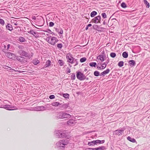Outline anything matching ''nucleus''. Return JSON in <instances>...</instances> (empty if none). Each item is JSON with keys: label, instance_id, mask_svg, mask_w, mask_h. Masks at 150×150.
Instances as JSON below:
<instances>
[{"label": "nucleus", "instance_id": "1", "mask_svg": "<svg viewBox=\"0 0 150 150\" xmlns=\"http://www.w3.org/2000/svg\"><path fill=\"white\" fill-rule=\"evenodd\" d=\"M68 143V141L65 140H60L56 143V147L59 149H64L65 145Z\"/></svg>", "mask_w": 150, "mask_h": 150}, {"label": "nucleus", "instance_id": "2", "mask_svg": "<svg viewBox=\"0 0 150 150\" xmlns=\"http://www.w3.org/2000/svg\"><path fill=\"white\" fill-rule=\"evenodd\" d=\"M18 53L21 56L27 57L29 59H30L31 57H32L33 54V53L31 52V54L30 53H29L28 52H27L22 50L18 51Z\"/></svg>", "mask_w": 150, "mask_h": 150}, {"label": "nucleus", "instance_id": "3", "mask_svg": "<svg viewBox=\"0 0 150 150\" xmlns=\"http://www.w3.org/2000/svg\"><path fill=\"white\" fill-rule=\"evenodd\" d=\"M46 40L48 43L53 45H54L58 41V40L56 37L51 36L47 38Z\"/></svg>", "mask_w": 150, "mask_h": 150}, {"label": "nucleus", "instance_id": "4", "mask_svg": "<svg viewBox=\"0 0 150 150\" xmlns=\"http://www.w3.org/2000/svg\"><path fill=\"white\" fill-rule=\"evenodd\" d=\"M76 77L78 79L80 80H83L86 79V77L81 72H77Z\"/></svg>", "mask_w": 150, "mask_h": 150}, {"label": "nucleus", "instance_id": "5", "mask_svg": "<svg viewBox=\"0 0 150 150\" xmlns=\"http://www.w3.org/2000/svg\"><path fill=\"white\" fill-rule=\"evenodd\" d=\"M101 19V16L100 15H99L97 16H96L93 18L92 21L93 23H100V21Z\"/></svg>", "mask_w": 150, "mask_h": 150}, {"label": "nucleus", "instance_id": "6", "mask_svg": "<svg viewBox=\"0 0 150 150\" xmlns=\"http://www.w3.org/2000/svg\"><path fill=\"white\" fill-rule=\"evenodd\" d=\"M61 112L62 113V119L65 118L69 119L71 117V115L69 113L65 112L64 111H61Z\"/></svg>", "mask_w": 150, "mask_h": 150}, {"label": "nucleus", "instance_id": "7", "mask_svg": "<svg viewBox=\"0 0 150 150\" xmlns=\"http://www.w3.org/2000/svg\"><path fill=\"white\" fill-rule=\"evenodd\" d=\"M62 113L61 111L57 112L55 116V118L57 120L62 119Z\"/></svg>", "mask_w": 150, "mask_h": 150}, {"label": "nucleus", "instance_id": "8", "mask_svg": "<svg viewBox=\"0 0 150 150\" xmlns=\"http://www.w3.org/2000/svg\"><path fill=\"white\" fill-rule=\"evenodd\" d=\"M67 124L69 126L75 125L76 124L75 120L72 119H69L67 121Z\"/></svg>", "mask_w": 150, "mask_h": 150}, {"label": "nucleus", "instance_id": "9", "mask_svg": "<svg viewBox=\"0 0 150 150\" xmlns=\"http://www.w3.org/2000/svg\"><path fill=\"white\" fill-rule=\"evenodd\" d=\"M124 130V129H118L114 131V133L116 135L118 136H120L122 135V134Z\"/></svg>", "mask_w": 150, "mask_h": 150}, {"label": "nucleus", "instance_id": "10", "mask_svg": "<svg viewBox=\"0 0 150 150\" xmlns=\"http://www.w3.org/2000/svg\"><path fill=\"white\" fill-rule=\"evenodd\" d=\"M16 59L19 62H23L25 60V58L21 56H17Z\"/></svg>", "mask_w": 150, "mask_h": 150}, {"label": "nucleus", "instance_id": "11", "mask_svg": "<svg viewBox=\"0 0 150 150\" xmlns=\"http://www.w3.org/2000/svg\"><path fill=\"white\" fill-rule=\"evenodd\" d=\"M45 109V108L43 106H38L35 107V110L37 111L44 110Z\"/></svg>", "mask_w": 150, "mask_h": 150}, {"label": "nucleus", "instance_id": "12", "mask_svg": "<svg viewBox=\"0 0 150 150\" xmlns=\"http://www.w3.org/2000/svg\"><path fill=\"white\" fill-rule=\"evenodd\" d=\"M60 138L65 137H67V134L66 131H62L60 130Z\"/></svg>", "mask_w": 150, "mask_h": 150}, {"label": "nucleus", "instance_id": "13", "mask_svg": "<svg viewBox=\"0 0 150 150\" xmlns=\"http://www.w3.org/2000/svg\"><path fill=\"white\" fill-rule=\"evenodd\" d=\"M28 33L33 35V36L35 38H38V33L35 32L33 30H30Z\"/></svg>", "mask_w": 150, "mask_h": 150}, {"label": "nucleus", "instance_id": "14", "mask_svg": "<svg viewBox=\"0 0 150 150\" xmlns=\"http://www.w3.org/2000/svg\"><path fill=\"white\" fill-rule=\"evenodd\" d=\"M110 71V70L109 69H107L106 70L104 71L103 72H101L100 76H104L107 74H108Z\"/></svg>", "mask_w": 150, "mask_h": 150}, {"label": "nucleus", "instance_id": "15", "mask_svg": "<svg viewBox=\"0 0 150 150\" xmlns=\"http://www.w3.org/2000/svg\"><path fill=\"white\" fill-rule=\"evenodd\" d=\"M105 55L101 54L99 55L97 58V59H99L102 62H103L104 60V58L105 57Z\"/></svg>", "mask_w": 150, "mask_h": 150}, {"label": "nucleus", "instance_id": "16", "mask_svg": "<svg viewBox=\"0 0 150 150\" xmlns=\"http://www.w3.org/2000/svg\"><path fill=\"white\" fill-rule=\"evenodd\" d=\"M6 27L7 29L10 31H11L13 30L12 26L11 24L9 23H8L6 26Z\"/></svg>", "mask_w": 150, "mask_h": 150}, {"label": "nucleus", "instance_id": "17", "mask_svg": "<svg viewBox=\"0 0 150 150\" xmlns=\"http://www.w3.org/2000/svg\"><path fill=\"white\" fill-rule=\"evenodd\" d=\"M109 62V58H108V60H107V61L106 62H105L103 63V65H105V66H103V65L102 66V69H104L106 67L107 64H108V63Z\"/></svg>", "mask_w": 150, "mask_h": 150}, {"label": "nucleus", "instance_id": "18", "mask_svg": "<svg viewBox=\"0 0 150 150\" xmlns=\"http://www.w3.org/2000/svg\"><path fill=\"white\" fill-rule=\"evenodd\" d=\"M60 130H56L55 131V135L57 138H60Z\"/></svg>", "mask_w": 150, "mask_h": 150}, {"label": "nucleus", "instance_id": "19", "mask_svg": "<svg viewBox=\"0 0 150 150\" xmlns=\"http://www.w3.org/2000/svg\"><path fill=\"white\" fill-rule=\"evenodd\" d=\"M69 106V104L65 103L61 105V107L63 109H66L68 108Z\"/></svg>", "mask_w": 150, "mask_h": 150}, {"label": "nucleus", "instance_id": "20", "mask_svg": "<svg viewBox=\"0 0 150 150\" xmlns=\"http://www.w3.org/2000/svg\"><path fill=\"white\" fill-rule=\"evenodd\" d=\"M127 139L129 141L133 143H134L136 142L135 139L133 138H132L129 136H128L127 137Z\"/></svg>", "mask_w": 150, "mask_h": 150}, {"label": "nucleus", "instance_id": "21", "mask_svg": "<svg viewBox=\"0 0 150 150\" xmlns=\"http://www.w3.org/2000/svg\"><path fill=\"white\" fill-rule=\"evenodd\" d=\"M129 63L131 66H134L136 64L135 61L133 60L129 61Z\"/></svg>", "mask_w": 150, "mask_h": 150}, {"label": "nucleus", "instance_id": "22", "mask_svg": "<svg viewBox=\"0 0 150 150\" xmlns=\"http://www.w3.org/2000/svg\"><path fill=\"white\" fill-rule=\"evenodd\" d=\"M33 63L34 65H36L40 63V61L37 59H35L33 60Z\"/></svg>", "mask_w": 150, "mask_h": 150}, {"label": "nucleus", "instance_id": "23", "mask_svg": "<svg viewBox=\"0 0 150 150\" xmlns=\"http://www.w3.org/2000/svg\"><path fill=\"white\" fill-rule=\"evenodd\" d=\"M88 145L89 146H93L96 145L95 142V140L89 142L88 143Z\"/></svg>", "mask_w": 150, "mask_h": 150}, {"label": "nucleus", "instance_id": "24", "mask_svg": "<svg viewBox=\"0 0 150 150\" xmlns=\"http://www.w3.org/2000/svg\"><path fill=\"white\" fill-rule=\"evenodd\" d=\"M62 105V104H60L58 102H54L52 103V106H54L55 107L58 106L59 105Z\"/></svg>", "mask_w": 150, "mask_h": 150}, {"label": "nucleus", "instance_id": "25", "mask_svg": "<svg viewBox=\"0 0 150 150\" xmlns=\"http://www.w3.org/2000/svg\"><path fill=\"white\" fill-rule=\"evenodd\" d=\"M51 62L50 60H48L47 61L45 65V67H47L50 66L51 65Z\"/></svg>", "mask_w": 150, "mask_h": 150}, {"label": "nucleus", "instance_id": "26", "mask_svg": "<svg viewBox=\"0 0 150 150\" xmlns=\"http://www.w3.org/2000/svg\"><path fill=\"white\" fill-rule=\"evenodd\" d=\"M143 1L146 7L147 8H149L150 6L149 3L146 0H143Z\"/></svg>", "mask_w": 150, "mask_h": 150}, {"label": "nucleus", "instance_id": "27", "mask_svg": "<svg viewBox=\"0 0 150 150\" xmlns=\"http://www.w3.org/2000/svg\"><path fill=\"white\" fill-rule=\"evenodd\" d=\"M97 14V13L96 11H94L91 13L90 16L92 17H94V16L96 15Z\"/></svg>", "mask_w": 150, "mask_h": 150}, {"label": "nucleus", "instance_id": "28", "mask_svg": "<svg viewBox=\"0 0 150 150\" xmlns=\"http://www.w3.org/2000/svg\"><path fill=\"white\" fill-rule=\"evenodd\" d=\"M122 55L123 57L127 58L128 56V54L126 52H124L122 53Z\"/></svg>", "mask_w": 150, "mask_h": 150}, {"label": "nucleus", "instance_id": "29", "mask_svg": "<svg viewBox=\"0 0 150 150\" xmlns=\"http://www.w3.org/2000/svg\"><path fill=\"white\" fill-rule=\"evenodd\" d=\"M96 150H104L105 149V146H99L98 147L96 148Z\"/></svg>", "mask_w": 150, "mask_h": 150}, {"label": "nucleus", "instance_id": "30", "mask_svg": "<svg viewBox=\"0 0 150 150\" xmlns=\"http://www.w3.org/2000/svg\"><path fill=\"white\" fill-rule=\"evenodd\" d=\"M96 63L95 62H92L89 63V65L91 67H95L96 65Z\"/></svg>", "mask_w": 150, "mask_h": 150}, {"label": "nucleus", "instance_id": "31", "mask_svg": "<svg viewBox=\"0 0 150 150\" xmlns=\"http://www.w3.org/2000/svg\"><path fill=\"white\" fill-rule=\"evenodd\" d=\"M93 74L94 75L96 76H98L100 75V72L98 71H96L94 72Z\"/></svg>", "mask_w": 150, "mask_h": 150}, {"label": "nucleus", "instance_id": "32", "mask_svg": "<svg viewBox=\"0 0 150 150\" xmlns=\"http://www.w3.org/2000/svg\"><path fill=\"white\" fill-rule=\"evenodd\" d=\"M93 29L98 31V25H97L95 24L93 25Z\"/></svg>", "mask_w": 150, "mask_h": 150}, {"label": "nucleus", "instance_id": "33", "mask_svg": "<svg viewBox=\"0 0 150 150\" xmlns=\"http://www.w3.org/2000/svg\"><path fill=\"white\" fill-rule=\"evenodd\" d=\"M71 79L72 80H74L75 79V74L74 73H72L71 76Z\"/></svg>", "mask_w": 150, "mask_h": 150}, {"label": "nucleus", "instance_id": "34", "mask_svg": "<svg viewBox=\"0 0 150 150\" xmlns=\"http://www.w3.org/2000/svg\"><path fill=\"white\" fill-rule=\"evenodd\" d=\"M86 57H84L80 59V61L81 63L83 62L86 61Z\"/></svg>", "mask_w": 150, "mask_h": 150}, {"label": "nucleus", "instance_id": "35", "mask_svg": "<svg viewBox=\"0 0 150 150\" xmlns=\"http://www.w3.org/2000/svg\"><path fill=\"white\" fill-rule=\"evenodd\" d=\"M0 24L2 26H4V25L5 24V22L4 21L0 18Z\"/></svg>", "mask_w": 150, "mask_h": 150}, {"label": "nucleus", "instance_id": "36", "mask_svg": "<svg viewBox=\"0 0 150 150\" xmlns=\"http://www.w3.org/2000/svg\"><path fill=\"white\" fill-rule=\"evenodd\" d=\"M68 61L69 62L71 63V64H73L74 62L73 60V58L72 57L70 59H69V60H68Z\"/></svg>", "mask_w": 150, "mask_h": 150}, {"label": "nucleus", "instance_id": "37", "mask_svg": "<svg viewBox=\"0 0 150 150\" xmlns=\"http://www.w3.org/2000/svg\"><path fill=\"white\" fill-rule=\"evenodd\" d=\"M19 41L21 42H23L25 41V39L23 37H21L19 38Z\"/></svg>", "mask_w": 150, "mask_h": 150}, {"label": "nucleus", "instance_id": "38", "mask_svg": "<svg viewBox=\"0 0 150 150\" xmlns=\"http://www.w3.org/2000/svg\"><path fill=\"white\" fill-rule=\"evenodd\" d=\"M110 57L112 58H114L116 56V54L115 52H111L110 54Z\"/></svg>", "mask_w": 150, "mask_h": 150}, {"label": "nucleus", "instance_id": "39", "mask_svg": "<svg viewBox=\"0 0 150 150\" xmlns=\"http://www.w3.org/2000/svg\"><path fill=\"white\" fill-rule=\"evenodd\" d=\"M58 62L61 66H62L64 64V62L62 60H59Z\"/></svg>", "mask_w": 150, "mask_h": 150}, {"label": "nucleus", "instance_id": "40", "mask_svg": "<svg viewBox=\"0 0 150 150\" xmlns=\"http://www.w3.org/2000/svg\"><path fill=\"white\" fill-rule=\"evenodd\" d=\"M123 62L122 61H120L118 63V65L120 67H122L123 65Z\"/></svg>", "mask_w": 150, "mask_h": 150}, {"label": "nucleus", "instance_id": "41", "mask_svg": "<svg viewBox=\"0 0 150 150\" xmlns=\"http://www.w3.org/2000/svg\"><path fill=\"white\" fill-rule=\"evenodd\" d=\"M13 55H14V54L10 52L8 53L7 54V56L9 58H12V56Z\"/></svg>", "mask_w": 150, "mask_h": 150}, {"label": "nucleus", "instance_id": "42", "mask_svg": "<svg viewBox=\"0 0 150 150\" xmlns=\"http://www.w3.org/2000/svg\"><path fill=\"white\" fill-rule=\"evenodd\" d=\"M121 6L122 8H126V7H127V6H126V4L124 2H122L121 4Z\"/></svg>", "mask_w": 150, "mask_h": 150}, {"label": "nucleus", "instance_id": "43", "mask_svg": "<svg viewBox=\"0 0 150 150\" xmlns=\"http://www.w3.org/2000/svg\"><path fill=\"white\" fill-rule=\"evenodd\" d=\"M62 45L61 43L58 44L57 45V47L60 49H61L62 47Z\"/></svg>", "mask_w": 150, "mask_h": 150}, {"label": "nucleus", "instance_id": "44", "mask_svg": "<svg viewBox=\"0 0 150 150\" xmlns=\"http://www.w3.org/2000/svg\"><path fill=\"white\" fill-rule=\"evenodd\" d=\"M101 15L102 17L104 18H107V15L105 13H103L101 14Z\"/></svg>", "mask_w": 150, "mask_h": 150}, {"label": "nucleus", "instance_id": "45", "mask_svg": "<svg viewBox=\"0 0 150 150\" xmlns=\"http://www.w3.org/2000/svg\"><path fill=\"white\" fill-rule=\"evenodd\" d=\"M63 96L65 98H69V95L68 94L65 93V94H63Z\"/></svg>", "mask_w": 150, "mask_h": 150}, {"label": "nucleus", "instance_id": "46", "mask_svg": "<svg viewBox=\"0 0 150 150\" xmlns=\"http://www.w3.org/2000/svg\"><path fill=\"white\" fill-rule=\"evenodd\" d=\"M95 142L96 145L97 144H101V140H95Z\"/></svg>", "mask_w": 150, "mask_h": 150}, {"label": "nucleus", "instance_id": "47", "mask_svg": "<svg viewBox=\"0 0 150 150\" xmlns=\"http://www.w3.org/2000/svg\"><path fill=\"white\" fill-rule=\"evenodd\" d=\"M54 25V23L52 22H50L49 23V26L50 27H52Z\"/></svg>", "mask_w": 150, "mask_h": 150}, {"label": "nucleus", "instance_id": "48", "mask_svg": "<svg viewBox=\"0 0 150 150\" xmlns=\"http://www.w3.org/2000/svg\"><path fill=\"white\" fill-rule=\"evenodd\" d=\"M49 98L50 99H52L54 98H55V96L54 95H51L50 96Z\"/></svg>", "mask_w": 150, "mask_h": 150}, {"label": "nucleus", "instance_id": "49", "mask_svg": "<svg viewBox=\"0 0 150 150\" xmlns=\"http://www.w3.org/2000/svg\"><path fill=\"white\" fill-rule=\"evenodd\" d=\"M66 71H67V73L68 74L69 73H70L71 72V70L70 68L68 67H67V68Z\"/></svg>", "mask_w": 150, "mask_h": 150}, {"label": "nucleus", "instance_id": "50", "mask_svg": "<svg viewBox=\"0 0 150 150\" xmlns=\"http://www.w3.org/2000/svg\"><path fill=\"white\" fill-rule=\"evenodd\" d=\"M18 47L19 49H21V50H23L24 48L23 46L22 45L19 46Z\"/></svg>", "mask_w": 150, "mask_h": 150}, {"label": "nucleus", "instance_id": "51", "mask_svg": "<svg viewBox=\"0 0 150 150\" xmlns=\"http://www.w3.org/2000/svg\"><path fill=\"white\" fill-rule=\"evenodd\" d=\"M12 69V70H11V72H13V71H18V72H20V73L21 72V71L20 70H19V71H16L14 69Z\"/></svg>", "mask_w": 150, "mask_h": 150}, {"label": "nucleus", "instance_id": "52", "mask_svg": "<svg viewBox=\"0 0 150 150\" xmlns=\"http://www.w3.org/2000/svg\"><path fill=\"white\" fill-rule=\"evenodd\" d=\"M63 33V30L62 29H60L59 33L62 34Z\"/></svg>", "mask_w": 150, "mask_h": 150}, {"label": "nucleus", "instance_id": "53", "mask_svg": "<svg viewBox=\"0 0 150 150\" xmlns=\"http://www.w3.org/2000/svg\"><path fill=\"white\" fill-rule=\"evenodd\" d=\"M7 68H8V71H11V70H12V68H11V67H8Z\"/></svg>", "mask_w": 150, "mask_h": 150}, {"label": "nucleus", "instance_id": "54", "mask_svg": "<svg viewBox=\"0 0 150 150\" xmlns=\"http://www.w3.org/2000/svg\"><path fill=\"white\" fill-rule=\"evenodd\" d=\"M97 68L98 69H99V70H100L101 69H102V67H98V66L97 67Z\"/></svg>", "mask_w": 150, "mask_h": 150}, {"label": "nucleus", "instance_id": "55", "mask_svg": "<svg viewBox=\"0 0 150 150\" xmlns=\"http://www.w3.org/2000/svg\"><path fill=\"white\" fill-rule=\"evenodd\" d=\"M10 44H8L7 45V50H8L9 49V48L10 47Z\"/></svg>", "mask_w": 150, "mask_h": 150}, {"label": "nucleus", "instance_id": "56", "mask_svg": "<svg viewBox=\"0 0 150 150\" xmlns=\"http://www.w3.org/2000/svg\"><path fill=\"white\" fill-rule=\"evenodd\" d=\"M45 31L46 32H51V30L49 29H48L47 31Z\"/></svg>", "mask_w": 150, "mask_h": 150}, {"label": "nucleus", "instance_id": "57", "mask_svg": "<svg viewBox=\"0 0 150 150\" xmlns=\"http://www.w3.org/2000/svg\"><path fill=\"white\" fill-rule=\"evenodd\" d=\"M105 141L104 140H101V144L103 143H104Z\"/></svg>", "mask_w": 150, "mask_h": 150}, {"label": "nucleus", "instance_id": "58", "mask_svg": "<svg viewBox=\"0 0 150 150\" xmlns=\"http://www.w3.org/2000/svg\"><path fill=\"white\" fill-rule=\"evenodd\" d=\"M87 26L89 27H91L92 26V24H89L87 25Z\"/></svg>", "mask_w": 150, "mask_h": 150}, {"label": "nucleus", "instance_id": "59", "mask_svg": "<svg viewBox=\"0 0 150 150\" xmlns=\"http://www.w3.org/2000/svg\"><path fill=\"white\" fill-rule=\"evenodd\" d=\"M8 67H8V66H5V69H7L8 70V68H7Z\"/></svg>", "mask_w": 150, "mask_h": 150}, {"label": "nucleus", "instance_id": "60", "mask_svg": "<svg viewBox=\"0 0 150 150\" xmlns=\"http://www.w3.org/2000/svg\"><path fill=\"white\" fill-rule=\"evenodd\" d=\"M88 27L87 25L85 28V30H87L88 29Z\"/></svg>", "mask_w": 150, "mask_h": 150}, {"label": "nucleus", "instance_id": "61", "mask_svg": "<svg viewBox=\"0 0 150 150\" xmlns=\"http://www.w3.org/2000/svg\"><path fill=\"white\" fill-rule=\"evenodd\" d=\"M67 57V59H68V60H69V59H70V58L69 57V56H67L66 57Z\"/></svg>", "mask_w": 150, "mask_h": 150}, {"label": "nucleus", "instance_id": "62", "mask_svg": "<svg viewBox=\"0 0 150 150\" xmlns=\"http://www.w3.org/2000/svg\"><path fill=\"white\" fill-rule=\"evenodd\" d=\"M78 64V62H76V63L74 65V66H75Z\"/></svg>", "mask_w": 150, "mask_h": 150}, {"label": "nucleus", "instance_id": "63", "mask_svg": "<svg viewBox=\"0 0 150 150\" xmlns=\"http://www.w3.org/2000/svg\"><path fill=\"white\" fill-rule=\"evenodd\" d=\"M4 47L5 48H6V46L5 45H4Z\"/></svg>", "mask_w": 150, "mask_h": 150}, {"label": "nucleus", "instance_id": "64", "mask_svg": "<svg viewBox=\"0 0 150 150\" xmlns=\"http://www.w3.org/2000/svg\"><path fill=\"white\" fill-rule=\"evenodd\" d=\"M17 24H17V23H14V25H17Z\"/></svg>", "mask_w": 150, "mask_h": 150}]
</instances>
